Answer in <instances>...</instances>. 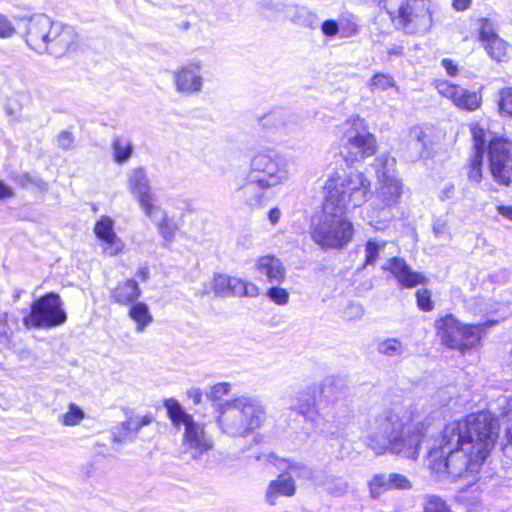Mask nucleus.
Here are the masks:
<instances>
[{"instance_id":"f257e3e1","label":"nucleus","mask_w":512,"mask_h":512,"mask_svg":"<svg viewBox=\"0 0 512 512\" xmlns=\"http://www.w3.org/2000/svg\"><path fill=\"white\" fill-rule=\"evenodd\" d=\"M497 419L487 411L448 423L428 452L432 472L480 481L483 467L498 438Z\"/></svg>"},{"instance_id":"f03ea898","label":"nucleus","mask_w":512,"mask_h":512,"mask_svg":"<svg viewBox=\"0 0 512 512\" xmlns=\"http://www.w3.org/2000/svg\"><path fill=\"white\" fill-rule=\"evenodd\" d=\"M325 190L323 211L312 217L310 236L323 250L342 249L352 241L355 233L346 212L367 201L371 193L370 181L361 172L336 173L327 179Z\"/></svg>"},{"instance_id":"7ed1b4c3","label":"nucleus","mask_w":512,"mask_h":512,"mask_svg":"<svg viewBox=\"0 0 512 512\" xmlns=\"http://www.w3.org/2000/svg\"><path fill=\"white\" fill-rule=\"evenodd\" d=\"M406 417L399 406L383 410L370 422L369 447L381 455L390 451L408 459H417L423 435L414 430L404 434Z\"/></svg>"},{"instance_id":"20e7f679","label":"nucleus","mask_w":512,"mask_h":512,"mask_svg":"<svg viewBox=\"0 0 512 512\" xmlns=\"http://www.w3.org/2000/svg\"><path fill=\"white\" fill-rule=\"evenodd\" d=\"M167 416L172 425L179 429L184 427L182 445L189 451L193 459H199L213 448V439L205 431V424L197 422L174 398L164 401Z\"/></svg>"},{"instance_id":"39448f33","label":"nucleus","mask_w":512,"mask_h":512,"mask_svg":"<svg viewBox=\"0 0 512 512\" xmlns=\"http://www.w3.org/2000/svg\"><path fill=\"white\" fill-rule=\"evenodd\" d=\"M342 132L339 153L347 165L351 166L376 153V138L364 119L359 116L350 117L342 124Z\"/></svg>"},{"instance_id":"423d86ee","label":"nucleus","mask_w":512,"mask_h":512,"mask_svg":"<svg viewBox=\"0 0 512 512\" xmlns=\"http://www.w3.org/2000/svg\"><path fill=\"white\" fill-rule=\"evenodd\" d=\"M295 166L292 157L266 149L252 157L248 173L258 178L257 182L272 188L287 181L296 172Z\"/></svg>"},{"instance_id":"0eeeda50","label":"nucleus","mask_w":512,"mask_h":512,"mask_svg":"<svg viewBox=\"0 0 512 512\" xmlns=\"http://www.w3.org/2000/svg\"><path fill=\"white\" fill-rule=\"evenodd\" d=\"M442 344L462 353L476 347L485 333L482 324H464L454 315L447 314L435 322Z\"/></svg>"},{"instance_id":"6e6552de","label":"nucleus","mask_w":512,"mask_h":512,"mask_svg":"<svg viewBox=\"0 0 512 512\" xmlns=\"http://www.w3.org/2000/svg\"><path fill=\"white\" fill-rule=\"evenodd\" d=\"M67 313L63 301L55 292L46 293L35 299L30 305V312L23 318L26 328L51 329L63 325Z\"/></svg>"},{"instance_id":"1a4fd4ad","label":"nucleus","mask_w":512,"mask_h":512,"mask_svg":"<svg viewBox=\"0 0 512 512\" xmlns=\"http://www.w3.org/2000/svg\"><path fill=\"white\" fill-rule=\"evenodd\" d=\"M397 23L406 34L427 32L432 25L430 0H407L401 4Z\"/></svg>"},{"instance_id":"9d476101","label":"nucleus","mask_w":512,"mask_h":512,"mask_svg":"<svg viewBox=\"0 0 512 512\" xmlns=\"http://www.w3.org/2000/svg\"><path fill=\"white\" fill-rule=\"evenodd\" d=\"M489 168L495 182L509 186L512 179V141L494 137L488 147Z\"/></svg>"},{"instance_id":"9b49d317","label":"nucleus","mask_w":512,"mask_h":512,"mask_svg":"<svg viewBox=\"0 0 512 512\" xmlns=\"http://www.w3.org/2000/svg\"><path fill=\"white\" fill-rule=\"evenodd\" d=\"M127 183L130 193L138 201L145 215L151 218L153 212L159 210V208L155 206V196L151 190L146 170L143 167L129 170Z\"/></svg>"},{"instance_id":"f8f14e48","label":"nucleus","mask_w":512,"mask_h":512,"mask_svg":"<svg viewBox=\"0 0 512 512\" xmlns=\"http://www.w3.org/2000/svg\"><path fill=\"white\" fill-rule=\"evenodd\" d=\"M56 21L45 14L31 16L25 27V42L39 54L47 52L48 40Z\"/></svg>"},{"instance_id":"ddd939ff","label":"nucleus","mask_w":512,"mask_h":512,"mask_svg":"<svg viewBox=\"0 0 512 512\" xmlns=\"http://www.w3.org/2000/svg\"><path fill=\"white\" fill-rule=\"evenodd\" d=\"M203 62L198 59H192L182 65L174 72V83L176 90L186 95L197 94L202 91Z\"/></svg>"},{"instance_id":"4468645a","label":"nucleus","mask_w":512,"mask_h":512,"mask_svg":"<svg viewBox=\"0 0 512 512\" xmlns=\"http://www.w3.org/2000/svg\"><path fill=\"white\" fill-rule=\"evenodd\" d=\"M213 291L217 297H257L259 288L251 282L231 277L225 274H217L213 278Z\"/></svg>"},{"instance_id":"2eb2a0df","label":"nucleus","mask_w":512,"mask_h":512,"mask_svg":"<svg viewBox=\"0 0 512 512\" xmlns=\"http://www.w3.org/2000/svg\"><path fill=\"white\" fill-rule=\"evenodd\" d=\"M217 424L222 433L231 437H246L251 433L237 408L231 400L220 403L217 407Z\"/></svg>"},{"instance_id":"dca6fc26","label":"nucleus","mask_w":512,"mask_h":512,"mask_svg":"<svg viewBox=\"0 0 512 512\" xmlns=\"http://www.w3.org/2000/svg\"><path fill=\"white\" fill-rule=\"evenodd\" d=\"M217 424L222 433L231 437H246L251 433L237 408L231 400L220 403L217 407Z\"/></svg>"},{"instance_id":"f3484780","label":"nucleus","mask_w":512,"mask_h":512,"mask_svg":"<svg viewBox=\"0 0 512 512\" xmlns=\"http://www.w3.org/2000/svg\"><path fill=\"white\" fill-rule=\"evenodd\" d=\"M251 433L259 429L266 420L262 402L254 396H239L231 399Z\"/></svg>"},{"instance_id":"a211bd4d","label":"nucleus","mask_w":512,"mask_h":512,"mask_svg":"<svg viewBox=\"0 0 512 512\" xmlns=\"http://www.w3.org/2000/svg\"><path fill=\"white\" fill-rule=\"evenodd\" d=\"M438 92L450 99L460 109L473 111L481 104V96L474 91H469L459 85L448 81H441L437 84Z\"/></svg>"},{"instance_id":"6ab92c4d","label":"nucleus","mask_w":512,"mask_h":512,"mask_svg":"<svg viewBox=\"0 0 512 512\" xmlns=\"http://www.w3.org/2000/svg\"><path fill=\"white\" fill-rule=\"evenodd\" d=\"M77 38L73 27L56 22L47 43L46 53L55 57L64 56L76 45Z\"/></svg>"},{"instance_id":"aec40b11","label":"nucleus","mask_w":512,"mask_h":512,"mask_svg":"<svg viewBox=\"0 0 512 512\" xmlns=\"http://www.w3.org/2000/svg\"><path fill=\"white\" fill-rule=\"evenodd\" d=\"M94 233L102 242V252L107 256H116L124 249L123 241L114 231V220L109 216H101L95 223Z\"/></svg>"},{"instance_id":"412c9836","label":"nucleus","mask_w":512,"mask_h":512,"mask_svg":"<svg viewBox=\"0 0 512 512\" xmlns=\"http://www.w3.org/2000/svg\"><path fill=\"white\" fill-rule=\"evenodd\" d=\"M389 271L402 288H414L419 284H426L427 279L419 272L413 271L407 262L399 257H392L382 266Z\"/></svg>"},{"instance_id":"4be33fe9","label":"nucleus","mask_w":512,"mask_h":512,"mask_svg":"<svg viewBox=\"0 0 512 512\" xmlns=\"http://www.w3.org/2000/svg\"><path fill=\"white\" fill-rule=\"evenodd\" d=\"M257 180L258 178H253L248 173L245 182L235 191L236 197L252 208L264 206L265 191L270 188L266 184L257 182Z\"/></svg>"},{"instance_id":"5701e85b","label":"nucleus","mask_w":512,"mask_h":512,"mask_svg":"<svg viewBox=\"0 0 512 512\" xmlns=\"http://www.w3.org/2000/svg\"><path fill=\"white\" fill-rule=\"evenodd\" d=\"M332 386V379H325L320 390L315 384L308 386L305 392L300 393L299 405L296 408L298 413L305 418L311 417L317 404L318 392L328 400L335 399V397L330 394Z\"/></svg>"},{"instance_id":"b1692460","label":"nucleus","mask_w":512,"mask_h":512,"mask_svg":"<svg viewBox=\"0 0 512 512\" xmlns=\"http://www.w3.org/2000/svg\"><path fill=\"white\" fill-rule=\"evenodd\" d=\"M256 271L265 276L266 281L270 284L280 285L286 276V269L282 261L274 255H265L260 257L256 262Z\"/></svg>"},{"instance_id":"393cba45","label":"nucleus","mask_w":512,"mask_h":512,"mask_svg":"<svg viewBox=\"0 0 512 512\" xmlns=\"http://www.w3.org/2000/svg\"><path fill=\"white\" fill-rule=\"evenodd\" d=\"M141 294L142 291L138 282L135 279H126L118 282L110 290V299L118 305L129 306L138 301Z\"/></svg>"},{"instance_id":"a878e982","label":"nucleus","mask_w":512,"mask_h":512,"mask_svg":"<svg viewBox=\"0 0 512 512\" xmlns=\"http://www.w3.org/2000/svg\"><path fill=\"white\" fill-rule=\"evenodd\" d=\"M314 485L322 487L326 493L333 497H342L349 489V483L345 478L330 474L323 469L316 472Z\"/></svg>"},{"instance_id":"bb28decb","label":"nucleus","mask_w":512,"mask_h":512,"mask_svg":"<svg viewBox=\"0 0 512 512\" xmlns=\"http://www.w3.org/2000/svg\"><path fill=\"white\" fill-rule=\"evenodd\" d=\"M295 492L296 485L293 477L288 473H282L269 483L266 500L270 505H275L279 497H291Z\"/></svg>"},{"instance_id":"cd10ccee","label":"nucleus","mask_w":512,"mask_h":512,"mask_svg":"<svg viewBox=\"0 0 512 512\" xmlns=\"http://www.w3.org/2000/svg\"><path fill=\"white\" fill-rule=\"evenodd\" d=\"M381 186L377 192V197L383 203V207H393L400 201L402 195V182L398 178L387 181H379Z\"/></svg>"},{"instance_id":"c85d7f7f","label":"nucleus","mask_w":512,"mask_h":512,"mask_svg":"<svg viewBox=\"0 0 512 512\" xmlns=\"http://www.w3.org/2000/svg\"><path fill=\"white\" fill-rule=\"evenodd\" d=\"M128 316L136 323V331L142 333L153 322L149 306L142 301L129 305Z\"/></svg>"},{"instance_id":"c756f323","label":"nucleus","mask_w":512,"mask_h":512,"mask_svg":"<svg viewBox=\"0 0 512 512\" xmlns=\"http://www.w3.org/2000/svg\"><path fill=\"white\" fill-rule=\"evenodd\" d=\"M287 19L297 25L311 29L318 26L317 15L305 6L291 5Z\"/></svg>"},{"instance_id":"7c9ffc66","label":"nucleus","mask_w":512,"mask_h":512,"mask_svg":"<svg viewBox=\"0 0 512 512\" xmlns=\"http://www.w3.org/2000/svg\"><path fill=\"white\" fill-rule=\"evenodd\" d=\"M291 5L280 1L263 0L259 3V10L263 16L274 20H285L289 15Z\"/></svg>"},{"instance_id":"2f4dec72","label":"nucleus","mask_w":512,"mask_h":512,"mask_svg":"<svg viewBox=\"0 0 512 512\" xmlns=\"http://www.w3.org/2000/svg\"><path fill=\"white\" fill-rule=\"evenodd\" d=\"M373 167L379 181H387L396 177V161L388 154H382L375 158Z\"/></svg>"},{"instance_id":"473e14b6","label":"nucleus","mask_w":512,"mask_h":512,"mask_svg":"<svg viewBox=\"0 0 512 512\" xmlns=\"http://www.w3.org/2000/svg\"><path fill=\"white\" fill-rule=\"evenodd\" d=\"M111 147L113 152V159L119 165L127 163L134 152V146L131 140L124 137H114Z\"/></svg>"},{"instance_id":"72a5a7b5","label":"nucleus","mask_w":512,"mask_h":512,"mask_svg":"<svg viewBox=\"0 0 512 512\" xmlns=\"http://www.w3.org/2000/svg\"><path fill=\"white\" fill-rule=\"evenodd\" d=\"M482 45L491 59L497 62H504L509 58L510 46L499 36L482 43Z\"/></svg>"},{"instance_id":"f704fd0d","label":"nucleus","mask_w":512,"mask_h":512,"mask_svg":"<svg viewBox=\"0 0 512 512\" xmlns=\"http://www.w3.org/2000/svg\"><path fill=\"white\" fill-rule=\"evenodd\" d=\"M111 436L113 442L118 444L134 441L137 432H135L132 417L114 426L111 429Z\"/></svg>"},{"instance_id":"c9c22d12","label":"nucleus","mask_w":512,"mask_h":512,"mask_svg":"<svg viewBox=\"0 0 512 512\" xmlns=\"http://www.w3.org/2000/svg\"><path fill=\"white\" fill-rule=\"evenodd\" d=\"M376 350L387 357H402L407 352L406 346L397 338L379 340Z\"/></svg>"},{"instance_id":"e433bc0d","label":"nucleus","mask_w":512,"mask_h":512,"mask_svg":"<svg viewBox=\"0 0 512 512\" xmlns=\"http://www.w3.org/2000/svg\"><path fill=\"white\" fill-rule=\"evenodd\" d=\"M369 495L372 499H378L382 494L391 490L388 475L386 473H376L367 482Z\"/></svg>"},{"instance_id":"4c0bfd02","label":"nucleus","mask_w":512,"mask_h":512,"mask_svg":"<svg viewBox=\"0 0 512 512\" xmlns=\"http://www.w3.org/2000/svg\"><path fill=\"white\" fill-rule=\"evenodd\" d=\"M320 469H312L301 462L287 460L286 472L300 479L310 480L314 484V476Z\"/></svg>"},{"instance_id":"58836bf2","label":"nucleus","mask_w":512,"mask_h":512,"mask_svg":"<svg viewBox=\"0 0 512 512\" xmlns=\"http://www.w3.org/2000/svg\"><path fill=\"white\" fill-rule=\"evenodd\" d=\"M387 242L371 238L365 244L364 266H372L376 263L380 253L385 249Z\"/></svg>"},{"instance_id":"ea45409f","label":"nucleus","mask_w":512,"mask_h":512,"mask_svg":"<svg viewBox=\"0 0 512 512\" xmlns=\"http://www.w3.org/2000/svg\"><path fill=\"white\" fill-rule=\"evenodd\" d=\"M372 92L375 90L386 91L390 88H394L397 92L399 90L395 80L389 74L376 73L372 76L369 83Z\"/></svg>"},{"instance_id":"a19ab883","label":"nucleus","mask_w":512,"mask_h":512,"mask_svg":"<svg viewBox=\"0 0 512 512\" xmlns=\"http://www.w3.org/2000/svg\"><path fill=\"white\" fill-rule=\"evenodd\" d=\"M498 110L502 117H512V87L499 91Z\"/></svg>"},{"instance_id":"79ce46f5","label":"nucleus","mask_w":512,"mask_h":512,"mask_svg":"<svg viewBox=\"0 0 512 512\" xmlns=\"http://www.w3.org/2000/svg\"><path fill=\"white\" fill-rule=\"evenodd\" d=\"M84 411L76 404H69L68 411L60 416V421L65 426H75L84 418Z\"/></svg>"},{"instance_id":"37998d69","label":"nucleus","mask_w":512,"mask_h":512,"mask_svg":"<svg viewBox=\"0 0 512 512\" xmlns=\"http://www.w3.org/2000/svg\"><path fill=\"white\" fill-rule=\"evenodd\" d=\"M473 138V154L484 155L486 151V132L478 125L471 128Z\"/></svg>"},{"instance_id":"c03bdc74","label":"nucleus","mask_w":512,"mask_h":512,"mask_svg":"<svg viewBox=\"0 0 512 512\" xmlns=\"http://www.w3.org/2000/svg\"><path fill=\"white\" fill-rule=\"evenodd\" d=\"M484 155L473 154L470 160L468 178L470 181L479 183L482 179V164Z\"/></svg>"},{"instance_id":"a18cd8bd","label":"nucleus","mask_w":512,"mask_h":512,"mask_svg":"<svg viewBox=\"0 0 512 512\" xmlns=\"http://www.w3.org/2000/svg\"><path fill=\"white\" fill-rule=\"evenodd\" d=\"M499 35L495 31L494 23L489 18L479 19V40L481 43L487 42Z\"/></svg>"},{"instance_id":"49530a36","label":"nucleus","mask_w":512,"mask_h":512,"mask_svg":"<svg viewBox=\"0 0 512 512\" xmlns=\"http://www.w3.org/2000/svg\"><path fill=\"white\" fill-rule=\"evenodd\" d=\"M410 138L413 141L415 149L422 153L427 148V135L419 126H414L410 129Z\"/></svg>"},{"instance_id":"de8ad7c7","label":"nucleus","mask_w":512,"mask_h":512,"mask_svg":"<svg viewBox=\"0 0 512 512\" xmlns=\"http://www.w3.org/2000/svg\"><path fill=\"white\" fill-rule=\"evenodd\" d=\"M231 385L227 382L217 383L206 390L205 395L211 401H217L221 397L229 394Z\"/></svg>"},{"instance_id":"09e8293b","label":"nucleus","mask_w":512,"mask_h":512,"mask_svg":"<svg viewBox=\"0 0 512 512\" xmlns=\"http://www.w3.org/2000/svg\"><path fill=\"white\" fill-rule=\"evenodd\" d=\"M267 296L277 305H286L289 301V293L287 290L279 287L277 284L268 289Z\"/></svg>"},{"instance_id":"8fccbe9b","label":"nucleus","mask_w":512,"mask_h":512,"mask_svg":"<svg viewBox=\"0 0 512 512\" xmlns=\"http://www.w3.org/2000/svg\"><path fill=\"white\" fill-rule=\"evenodd\" d=\"M434 236L442 241L449 242L452 239L447 221L443 218H438L433 223Z\"/></svg>"},{"instance_id":"3c124183","label":"nucleus","mask_w":512,"mask_h":512,"mask_svg":"<svg viewBox=\"0 0 512 512\" xmlns=\"http://www.w3.org/2000/svg\"><path fill=\"white\" fill-rule=\"evenodd\" d=\"M12 336L13 331L8 324V313L5 311H0V344H9Z\"/></svg>"},{"instance_id":"603ef678","label":"nucleus","mask_w":512,"mask_h":512,"mask_svg":"<svg viewBox=\"0 0 512 512\" xmlns=\"http://www.w3.org/2000/svg\"><path fill=\"white\" fill-rule=\"evenodd\" d=\"M158 230L166 241H171L175 235L177 226L172 219L164 215L163 219L158 223Z\"/></svg>"},{"instance_id":"864d4df0","label":"nucleus","mask_w":512,"mask_h":512,"mask_svg":"<svg viewBox=\"0 0 512 512\" xmlns=\"http://www.w3.org/2000/svg\"><path fill=\"white\" fill-rule=\"evenodd\" d=\"M387 475L391 490H408L412 487L410 480L404 474L389 473Z\"/></svg>"},{"instance_id":"5fc2aeb1","label":"nucleus","mask_w":512,"mask_h":512,"mask_svg":"<svg viewBox=\"0 0 512 512\" xmlns=\"http://www.w3.org/2000/svg\"><path fill=\"white\" fill-rule=\"evenodd\" d=\"M417 306L424 312H429L434 308V303L431 299V293L428 289H420L416 292Z\"/></svg>"},{"instance_id":"6e6d98bb","label":"nucleus","mask_w":512,"mask_h":512,"mask_svg":"<svg viewBox=\"0 0 512 512\" xmlns=\"http://www.w3.org/2000/svg\"><path fill=\"white\" fill-rule=\"evenodd\" d=\"M321 31L326 37L333 38L340 32V27L336 20L328 19L322 22Z\"/></svg>"},{"instance_id":"4d7b16f0","label":"nucleus","mask_w":512,"mask_h":512,"mask_svg":"<svg viewBox=\"0 0 512 512\" xmlns=\"http://www.w3.org/2000/svg\"><path fill=\"white\" fill-rule=\"evenodd\" d=\"M58 147L68 150L70 149L74 144V136L69 131H62L56 139Z\"/></svg>"},{"instance_id":"13d9d810","label":"nucleus","mask_w":512,"mask_h":512,"mask_svg":"<svg viewBox=\"0 0 512 512\" xmlns=\"http://www.w3.org/2000/svg\"><path fill=\"white\" fill-rule=\"evenodd\" d=\"M15 32L12 23L2 14H0V37L9 38Z\"/></svg>"},{"instance_id":"bf43d9fd","label":"nucleus","mask_w":512,"mask_h":512,"mask_svg":"<svg viewBox=\"0 0 512 512\" xmlns=\"http://www.w3.org/2000/svg\"><path fill=\"white\" fill-rule=\"evenodd\" d=\"M363 314V307L358 303L351 302L346 309V315L350 320L360 319L363 316Z\"/></svg>"},{"instance_id":"052dcab7","label":"nucleus","mask_w":512,"mask_h":512,"mask_svg":"<svg viewBox=\"0 0 512 512\" xmlns=\"http://www.w3.org/2000/svg\"><path fill=\"white\" fill-rule=\"evenodd\" d=\"M132 420H133V426H134L135 432L138 433V431L142 427H144L146 425H149L152 422L153 416H152V414L149 413V414H146V415H144L142 417H139V416L132 417Z\"/></svg>"},{"instance_id":"680f3d73","label":"nucleus","mask_w":512,"mask_h":512,"mask_svg":"<svg viewBox=\"0 0 512 512\" xmlns=\"http://www.w3.org/2000/svg\"><path fill=\"white\" fill-rule=\"evenodd\" d=\"M441 65L446 70L447 74L450 76H455L458 72L457 65L451 59H448V58L442 59Z\"/></svg>"},{"instance_id":"e2e57ef3","label":"nucleus","mask_w":512,"mask_h":512,"mask_svg":"<svg viewBox=\"0 0 512 512\" xmlns=\"http://www.w3.org/2000/svg\"><path fill=\"white\" fill-rule=\"evenodd\" d=\"M202 391L200 388H191L187 391V396L192 399L195 405H198L202 401Z\"/></svg>"},{"instance_id":"0e129e2a","label":"nucleus","mask_w":512,"mask_h":512,"mask_svg":"<svg viewBox=\"0 0 512 512\" xmlns=\"http://www.w3.org/2000/svg\"><path fill=\"white\" fill-rule=\"evenodd\" d=\"M472 0H453L452 7L458 12L467 10L471 6Z\"/></svg>"},{"instance_id":"69168bd1","label":"nucleus","mask_w":512,"mask_h":512,"mask_svg":"<svg viewBox=\"0 0 512 512\" xmlns=\"http://www.w3.org/2000/svg\"><path fill=\"white\" fill-rule=\"evenodd\" d=\"M281 218V211L278 207H273L268 212V219L270 223L275 226Z\"/></svg>"},{"instance_id":"338daca9","label":"nucleus","mask_w":512,"mask_h":512,"mask_svg":"<svg viewBox=\"0 0 512 512\" xmlns=\"http://www.w3.org/2000/svg\"><path fill=\"white\" fill-rule=\"evenodd\" d=\"M497 212L512 221V205H499L497 207Z\"/></svg>"},{"instance_id":"774afa93","label":"nucleus","mask_w":512,"mask_h":512,"mask_svg":"<svg viewBox=\"0 0 512 512\" xmlns=\"http://www.w3.org/2000/svg\"><path fill=\"white\" fill-rule=\"evenodd\" d=\"M136 276L140 278L142 281H146L149 278V269L147 266L139 267Z\"/></svg>"}]
</instances>
